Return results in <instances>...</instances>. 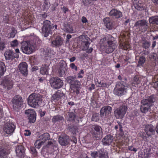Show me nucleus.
I'll use <instances>...</instances> for the list:
<instances>
[{
    "label": "nucleus",
    "mask_w": 158,
    "mask_h": 158,
    "mask_svg": "<svg viewBox=\"0 0 158 158\" xmlns=\"http://www.w3.org/2000/svg\"><path fill=\"white\" fill-rule=\"evenodd\" d=\"M67 129L69 130L72 134H76V132L77 130V128L76 126L69 124L68 126Z\"/></svg>",
    "instance_id": "58836bf2"
},
{
    "label": "nucleus",
    "mask_w": 158,
    "mask_h": 158,
    "mask_svg": "<svg viewBox=\"0 0 158 158\" xmlns=\"http://www.w3.org/2000/svg\"><path fill=\"white\" fill-rule=\"evenodd\" d=\"M146 61L145 57L144 56L139 57L137 67L143 66Z\"/></svg>",
    "instance_id": "4c0bfd02"
},
{
    "label": "nucleus",
    "mask_w": 158,
    "mask_h": 158,
    "mask_svg": "<svg viewBox=\"0 0 158 158\" xmlns=\"http://www.w3.org/2000/svg\"><path fill=\"white\" fill-rule=\"evenodd\" d=\"M64 95L63 91L58 90L56 93L53 94L52 96V100L55 102L59 100L61 98H62Z\"/></svg>",
    "instance_id": "bb28decb"
},
{
    "label": "nucleus",
    "mask_w": 158,
    "mask_h": 158,
    "mask_svg": "<svg viewBox=\"0 0 158 158\" xmlns=\"http://www.w3.org/2000/svg\"><path fill=\"white\" fill-rule=\"evenodd\" d=\"M96 98L93 95L92 96L91 98V104L92 106L95 105L96 103Z\"/></svg>",
    "instance_id": "4d7b16f0"
},
{
    "label": "nucleus",
    "mask_w": 158,
    "mask_h": 158,
    "mask_svg": "<svg viewBox=\"0 0 158 158\" xmlns=\"http://www.w3.org/2000/svg\"><path fill=\"white\" fill-rule=\"evenodd\" d=\"M16 32V31L14 29H13L12 31L10 33V38H14L15 36V34Z\"/></svg>",
    "instance_id": "13d9d810"
},
{
    "label": "nucleus",
    "mask_w": 158,
    "mask_h": 158,
    "mask_svg": "<svg viewBox=\"0 0 158 158\" xmlns=\"http://www.w3.org/2000/svg\"><path fill=\"white\" fill-rule=\"evenodd\" d=\"M128 149L130 151H134L135 152H136L137 151L136 148L133 147L132 146H128Z\"/></svg>",
    "instance_id": "69168bd1"
},
{
    "label": "nucleus",
    "mask_w": 158,
    "mask_h": 158,
    "mask_svg": "<svg viewBox=\"0 0 158 158\" xmlns=\"http://www.w3.org/2000/svg\"><path fill=\"white\" fill-rule=\"evenodd\" d=\"M134 81L135 84H138L140 83V81L139 77H135L134 78Z\"/></svg>",
    "instance_id": "e2e57ef3"
},
{
    "label": "nucleus",
    "mask_w": 158,
    "mask_h": 158,
    "mask_svg": "<svg viewBox=\"0 0 158 158\" xmlns=\"http://www.w3.org/2000/svg\"><path fill=\"white\" fill-rule=\"evenodd\" d=\"M17 155L19 157H24L25 155L24 147L22 145H18L15 148Z\"/></svg>",
    "instance_id": "4be33fe9"
},
{
    "label": "nucleus",
    "mask_w": 158,
    "mask_h": 158,
    "mask_svg": "<svg viewBox=\"0 0 158 158\" xmlns=\"http://www.w3.org/2000/svg\"><path fill=\"white\" fill-rule=\"evenodd\" d=\"M69 137L66 135H61L59 138V142L61 146H66L69 144Z\"/></svg>",
    "instance_id": "393cba45"
},
{
    "label": "nucleus",
    "mask_w": 158,
    "mask_h": 158,
    "mask_svg": "<svg viewBox=\"0 0 158 158\" xmlns=\"http://www.w3.org/2000/svg\"><path fill=\"white\" fill-rule=\"evenodd\" d=\"M14 81L10 76L6 75L2 79L1 82V85L4 89L9 90L13 87Z\"/></svg>",
    "instance_id": "6e6552de"
},
{
    "label": "nucleus",
    "mask_w": 158,
    "mask_h": 158,
    "mask_svg": "<svg viewBox=\"0 0 158 158\" xmlns=\"http://www.w3.org/2000/svg\"><path fill=\"white\" fill-rule=\"evenodd\" d=\"M39 114H40V116L41 117H43L44 116L46 113V111H42V110L41 109L40 110H39Z\"/></svg>",
    "instance_id": "774afa93"
},
{
    "label": "nucleus",
    "mask_w": 158,
    "mask_h": 158,
    "mask_svg": "<svg viewBox=\"0 0 158 158\" xmlns=\"http://www.w3.org/2000/svg\"><path fill=\"white\" fill-rule=\"evenodd\" d=\"M16 128L15 125L12 123H7L4 125L3 130L4 132L8 135H11L15 131Z\"/></svg>",
    "instance_id": "f8f14e48"
},
{
    "label": "nucleus",
    "mask_w": 158,
    "mask_h": 158,
    "mask_svg": "<svg viewBox=\"0 0 158 158\" xmlns=\"http://www.w3.org/2000/svg\"><path fill=\"white\" fill-rule=\"evenodd\" d=\"M31 132L29 130H26L24 131V135L26 136H30L31 134Z\"/></svg>",
    "instance_id": "338daca9"
},
{
    "label": "nucleus",
    "mask_w": 158,
    "mask_h": 158,
    "mask_svg": "<svg viewBox=\"0 0 158 158\" xmlns=\"http://www.w3.org/2000/svg\"><path fill=\"white\" fill-rule=\"evenodd\" d=\"M84 74V71L83 69H81L80 71L77 73L78 78H81L83 77V75Z\"/></svg>",
    "instance_id": "6e6d98bb"
},
{
    "label": "nucleus",
    "mask_w": 158,
    "mask_h": 158,
    "mask_svg": "<svg viewBox=\"0 0 158 158\" xmlns=\"http://www.w3.org/2000/svg\"><path fill=\"white\" fill-rule=\"evenodd\" d=\"M39 139L44 143L45 141L50 139V136L48 133H45L39 137Z\"/></svg>",
    "instance_id": "7c9ffc66"
},
{
    "label": "nucleus",
    "mask_w": 158,
    "mask_h": 158,
    "mask_svg": "<svg viewBox=\"0 0 158 158\" xmlns=\"http://www.w3.org/2000/svg\"><path fill=\"white\" fill-rule=\"evenodd\" d=\"M66 70V69H62L59 68L58 70V72L60 77H63L65 75V71Z\"/></svg>",
    "instance_id": "a18cd8bd"
},
{
    "label": "nucleus",
    "mask_w": 158,
    "mask_h": 158,
    "mask_svg": "<svg viewBox=\"0 0 158 158\" xmlns=\"http://www.w3.org/2000/svg\"><path fill=\"white\" fill-rule=\"evenodd\" d=\"M108 15L116 19H119L123 16L122 12L115 8L112 9L109 13Z\"/></svg>",
    "instance_id": "f3484780"
},
{
    "label": "nucleus",
    "mask_w": 158,
    "mask_h": 158,
    "mask_svg": "<svg viewBox=\"0 0 158 158\" xmlns=\"http://www.w3.org/2000/svg\"><path fill=\"white\" fill-rule=\"evenodd\" d=\"M92 0H82V2L84 5L86 6H89L91 3Z\"/></svg>",
    "instance_id": "864d4df0"
},
{
    "label": "nucleus",
    "mask_w": 158,
    "mask_h": 158,
    "mask_svg": "<svg viewBox=\"0 0 158 158\" xmlns=\"http://www.w3.org/2000/svg\"><path fill=\"white\" fill-rule=\"evenodd\" d=\"M51 52V49L49 48H46L44 49L43 53L45 57H49L50 56Z\"/></svg>",
    "instance_id": "c03bdc74"
},
{
    "label": "nucleus",
    "mask_w": 158,
    "mask_h": 158,
    "mask_svg": "<svg viewBox=\"0 0 158 158\" xmlns=\"http://www.w3.org/2000/svg\"><path fill=\"white\" fill-rule=\"evenodd\" d=\"M142 47L145 49L148 48L150 45V42L147 40H143L142 42Z\"/></svg>",
    "instance_id": "ea45409f"
},
{
    "label": "nucleus",
    "mask_w": 158,
    "mask_h": 158,
    "mask_svg": "<svg viewBox=\"0 0 158 158\" xmlns=\"http://www.w3.org/2000/svg\"><path fill=\"white\" fill-rule=\"evenodd\" d=\"M8 154V151L6 148L1 147L0 148V158H4Z\"/></svg>",
    "instance_id": "e433bc0d"
},
{
    "label": "nucleus",
    "mask_w": 158,
    "mask_h": 158,
    "mask_svg": "<svg viewBox=\"0 0 158 158\" xmlns=\"http://www.w3.org/2000/svg\"><path fill=\"white\" fill-rule=\"evenodd\" d=\"M44 143L42 141L39 139L37 140L34 143L35 147L36 148L39 149Z\"/></svg>",
    "instance_id": "a19ab883"
},
{
    "label": "nucleus",
    "mask_w": 158,
    "mask_h": 158,
    "mask_svg": "<svg viewBox=\"0 0 158 158\" xmlns=\"http://www.w3.org/2000/svg\"><path fill=\"white\" fill-rule=\"evenodd\" d=\"M117 123H118V127H119V131L121 132H123V123H121L120 122H119V121L117 122Z\"/></svg>",
    "instance_id": "680f3d73"
},
{
    "label": "nucleus",
    "mask_w": 158,
    "mask_h": 158,
    "mask_svg": "<svg viewBox=\"0 0 158 158\" xmlns=\"http://www.w3.org/2000/svg\"><path fill=\"white\" fill-rule=\"evenodd\" d=\"M6 45L7 43L6 42H0V50L1 51H3L6 48Z\"/></svg>",
    "instance_id": "49530a36"
},
{
    "label": "nucleus",
    "mask_w": 158,
    "mask_h": 158,
    "mask_svg": "<svg viewBox=\"0 0 158 158\" xmlns=\"http://www.w3.org/2000/svg\"><path fill=\"white\" fill-rule=\"evenodd\" d=\"M44 1V3L43 5V6L44 9L45 10H47L48 9L49 7L48 5V0H43Z\"/></svg>",
    "instance_id": "09e8293b"
},
{
    "label": "nucleus",
    "mask_w": 158,
    "mask_h": 158,
    "mask_svg": "<svg viewBox=\"0 0 158 158\" xmlns=\"http://www.w3.org/2000/svg\"><path fill=\"white\" fill-rule=\"evenodd\" d=\"M156 96L152 94L147 97L146 98L143 99L141 101V105L140 109L143 113H145L148 112L150 109L152 104L156 100Z\"/></svg>",
    "instance_id": "20e7f679"
},
{
    "label": "nucleus",
    "mask_w": 158,
    "mask_h": 158,
    "mask_svg": "<svg viewBox=\"0 0 158 158\" xmlns=\"http://www.w3.org/2000/svg\"><path fill=\"white\" fill-rule=\"evenodd\" d=\"M19 72L21 73L24 76L28 75L27 64L26 62L20 63L19 65Z\"/></svg>",
    "instance_id": "6ab92c4d"
},
{
    "label": "nucleus",
    "mask_w": 158,
    "mask_h": 158,
    "mask_svg": "<svg viewBox=\"0 0 158 158\" xmlns=\"http://www.w3.org/2000/svg\"><path fill=\"white\" fill-rule=\"evenodd\" d=\"M43 24L42 34L45 37H47L49 34H52L53 24L49 20H45L43 21Z\"/></svg>",
    "instance_id": "0eeeda50"
},
{
    "label": "nucleus",
    "mask_w": 158,
    "mask_h": 158,
    "mask_svg": "<svg viewBox=\"0 0 158 158\" xmlns=\"http://www.w3.org/2000/svg\"><path fill=\"white\" fill-rule=\"evenodd\" d=\"M155 127L152 124H147L144 125V131L148 137L155 135L156 134Z\"/></svg>",
    "instance_id": "2eb2a0df"
},
{
    "label": "nucleus",
    "mask_w": 158,
    "mask_h": 158,
    "mask_svg": "<svg viewBox=\"0 0 158 158\" xmlns=\"http://www.w3.org/2000/svg\"><path fill=\"white\" fill-rule=\"evenodd\" d=\"M103 22L106 27L109 30H111L114 28L115 22L111 20L110 18L106 17L103 19Z\"/></svg>",
    "instance_id": "aec40b11"
},
{
    "label": "nucleus",
    "mask_w": 158,
    "mask_h": 158,
    "mask_svg": "<svg viewBox=\"0 0 158 158\" xmlns=\"http://www.w3.org/2000/svg\"><path fill=\"white\" fill-rule=\"evenodd\" d=\"M76 115L73 112H69L67 116V120L70 122L75 121Z\"/></svg>",
    "instance_id": "72a5a7b5"
},
{
    "label": "nucleus",
    "mask_w": 158,
    "mask_h": 158,
    "mask_svg": "<svg viewBox=\"0 0 158 158\" xmlns=\"http://www.w3.org/2000/svg\"><path fill=\"white\" fill-rule=\"evenodd\" d=\"M70 66L72 69H74L75 71H76L77 70V67L73 63L71 64L70 65Z\"/></svg>",
    "instance_id": "0e129e2a"
},
{
    "label": "nucleus",
    "mask_w": 158,
    "mask_h": 158,
    "mask_svg": "<svg viewBox=\"0 0 158 158\" xmlns=\"http://www.w3.org/2000/svg\"><path fill=\"white\" fill-rule=\"evenodd\" d=\"M139 115L138 111L136 110H134L131 112V115L132 117L137 116Z\"/></svg>",
    "instance_id": "5fc2aeb1"
},
{
    "label": "nucleus",
    "mask_w": 158,
    "mask_h": 158,
    "mask_svg": "<svg viewBox=\"0 0 158 158\" xmlns=\"http://www.w3.org/2000/svg\"><path fill=\"white\" fill-rule=\"evenodd\" d=\"M49 69L48 66L46 64L43 65L40 69V73L43 75H47L48 73Z\"/></svg>",
    "instance_id": "2f4dec72"
},
{
    "label": "nucleus",
    "mask_w": 158,
    "mask_h": 158,
    "mask_svg": "<svg viewBox=\"0 0 158 158\" xmlns=\"http://www.w3.org/2000/svg\"><path fill=\"white\" fill-rule=\"evenodd\" d=\"M149 23L152 24H156L158 25V16H152L149 18Z\"/></svg>",
    "instance_id": "c9c22d12"
},
{
    "label": "nucleus",
    "mask_w": 158,
    "mask_h": 158,
    "mask_svg": "<svg viewBox=\"0 0 158 158\" xmlns=\"http://www.w3.org/2000/svg\"><path fill=\"white\" fill-rule=\"evenodd\" d=\"M89 129L95 139L99 140L102 137L103 132L102 127L100 126L96 125H91L89 126Z\"/></svg>",
    "instance_id": "423d86ee"
},
{
    "label": "nucleus",
    "mask_w": 158,
    "mask_h": 158,
    "mask_svg": "<svg viewBox=\"0 0 158 158\" xmlns=\"http://www.w3.org/2000/svg\"><path fill=\"white\" fill-rule=\"evenodd\" d=\"M41 42V40L38 37H33L29 41L22 42L21 49L24 53L30 54L35 51Z\"/></svg>",
    "instance_id": "f257e3e1"
},
{
    "label": "nucleus",
    "mask_w": 158,
    "mask_h": 158,
    "mask_svg": "<svg viewBox=\"0 0 158 158\" xmlns=\"http://www.w3.org/2000/svg\"><path fill=\"white\" fill-rule=\"evenodd\" d=\"M30 150L31 152L34 156H36L37 155L38 152L35 147H31Z\"/></svg>",
    "instance_id": "de8ad7c7"
},
{
    "label": "nucleus",
    "mask_w": 158,
    "mask_h": 158,
    "mask_svg": "<svg viewBox=\"0 0 158 158\" xmlns=\"http://www.w3.org/2000/svg\"><path fill=\"white\" fill-rule=\"evenodd\" d=\"M59 68L62 69H63V68L66 69V67L67 66V64H66V63L64 60H61L59 63Z\"/></svg>",
    "instance_id": "8fccbe9b"
},
{
    "label": "nucleus",
    "mask_w": 158,
    "mask_h": 158,
    "mask_svg": "<svg viewBox=\"0 0 158 158\" xmlns=\"http://www.w3.org/2000/svg\"><path fill=\"white\" fill-rule=\"evenodd\" d=\"M3 21L5 23H8L9 21V16L6 15L3 17Z\"/></svg>",
    "instance_id": "bf43d9fd"
},
{
    "label": "nucleus",
    "mask_w": 158,
    "mask_h": 158,
    "mask_svg": "<svg viewBox=\"0 0 158 158\" xmlns=\"http://www.w3.org/2000/svg\"><path fill=\"white\" fill-rule=\"evenodd\" d=\"M67 82L71 84V86L72 84H74L77 80H75V78L73 77L69 76L67 77L66 79Z\"/></svg>",
    "instance_id": "37998d69"
},
{
    "label": "nucleus",
    "mask_w": 158,
    "mask_h": 158,
    "mask_svg": "<svg viewBox=\"0 0 158 158\" xmlns=\"http://www.w3.org/2000/svg\"><path fill=\"white\" fill-rule=\"evenodd\" d=\"M99 155L98 150L97 151L91 152L90 155L93 158H96L98 157Z\"/></svg>",
    "instance_id": "3c124183"
},
{
    "label": "nucleus",
    "mask_w": 158,
    "mask_h": 158,
    "mask_svg": "<svg viewBox=\"0 0 158 158\" xmlns=\"http://www.w3.org/2000/svg\"><path fill=\"white\" fill-rule=\"evenodd\" d=\"M133 5L135 8L138 10H142L145 9L144 4L141 3L140 0H135Z\"/></svg>",
    "instance_id": "cd10ccee"
},
{
    "label": "nucleus",
    "mask_w": 158,
    "mask_h": 158,
    "mask_svg": "<svg viewBox=\"0 0 158 158\" xmlns=\"http://www.w3.org/2000/svg\"><path fill=\"white\" fill-rule=\"evenodd\" d=\"M52 122L53 123L60 122L64 120L63 117L60 115L58 114L54 116L52 119Z\"/></svg>",
    "instance_id": "c756f323"
},
{
    "label": "nucleus",
    "mask_w": 158,
    "mask_h": 158,
    "mask_svg": "<svg viewBox=\"0 0 158 158\" xmlns=\"http://www.w3.org/2000/svg\"><path fill=\"white\" fill-rule=\"evenodd\" d=\"M72 89L73 90V92L76 94L77 95L80 94V90L81 89V85L80 82L77 81L75 83L72 84L71 86Z\"/></svg>",
    "instance_id": "a878e982"
},
{
    "label": "nucleus",
    "mask_w": 158,
    "mask_h": 158,
    "mask_svg": "<svg viewBox=\"0 0 158 158\" xmlns=\"http://www.w3.org/2000/svg\"><path fill=\"white\" fill-rule=\"evenodd\" d=\"M10 44L11 47H17L18 45V41L17 40H15L11 41Z\"/></svg>",
    "instance_id": "603ef678"
},
{
    "label": "nucleus",
    "mask_w": 158,
    "mask_h": 158,
    "mask_svg": "<svg viewBox=\"0 0 158 158\" xmlns=\"http://www.w3.org/2000/svg\"><path fill=\"white\" fill-rule=\"evenodd\" d=\"M5 59L6 60H10L14 59L15 58H18L19 57L18 54L14 52L12 50H7L4 53Z\"/></svg>",
    "instance_id": "a211bd4d"
},
{
    "label": "nucleus",
    "mask_w": 158,
    "mask_h": 158,
    "mask_svg": "<svg viewBox=\"0 0 158 158\" xmlns=\"http://www.w3.org/2000/svg\"><path fill=\"white\" fill-rule=\"evenodd\" d=\"M79 38L85 44L82 50L83 51L87 50L89 47L90 43L89 42V40H90L89 38L87 35H84L80 36Z\"/></svg>",
    "instance_id": "412c9836"
},
{
    "label": "nucleus",
    "mask_w": 158,
    "mask_h": 158,
    "mask_svg": "<svg viewBox=\"0 0 158 158\" xmlns=\"http://www.w3.org/2000/svg\"><path fill=\"white\" fill-rule=\"evenodd\" d=\"M112 109V107L108 106L103 107L100 110L101 117L102 118L108 117L111 114Z\"/></svg>",
    "instance_id": "4468645a"
},
{
    "label": "nucleus",
    "mask_w": 158,
    "mask_h": 158,
    "mask_svg": "<svg viewBox=\"0 0 158 158\" xmlns=\"http://www.w3.org/2000/svg\"><path fill=\"white\" fill-rule=\"evenodd\" d=\"M127 110V107L125 105H122L114 111V116L116 119H122L123 118Z\"/></svg>",
    "instance_id": "9b49d317"
},
{
    "label": "nucleus",
    "mask_w": 158,
    "mask_h": 158,
    "mask_svg": "<svg viewBox=\"0 0 158 158\" xmlns=\"http://www.w3.org/2000/svg\"><path fill=\"white\" fill-rule=\"evenodd\" d=\"M146 135V133L144 132H141L140 134V136L145 141L147 139V137Z\"/></svg>",
    "instance_id": "052dcab7"
},
{
    "label": "nucleus",
    "mask_w": 158,
    "mask_h": 158,
    "mask_svg": "<svg viewBox=\"0 0 158 158\" xmlns=\"http://www.w3.org/2000/svg\"><path fill=\"white\" fill-rule=\"evenodd\" d=\"M25 114L28 117L29 122L30 123H34L36 119V114L34 110L32 109L26 110Z\"/></svg>",
    "instance_id": "ddd939ff"
},
{
    "label": "nucleus",
    "mask_w": 158,
    "mask_h": 158,
    "mask_svg": "<svg viewBox=\"0 0 158 158\" xmlns=\"http://www.w3.org/2000/svg\"><path fill=\"white\" fill-rule=\"evenodd\" d=\"M42 96L39 94L33 93L27 98L28 105L31 107L37 108L40 106L42 103Z\"/></svg>",
    "instance_id": "39448f33"
},
{
    "label": "nucleus",
    "mask_w": 158,
    "mask_h": 158,
    "mask_svg": "<svg viewBox=\"0 0 158 158\" xmlns=\"http://www.w3.org/2000/svg\"><path fill=\"white\" fill-rule=\"evenodd\" d=\"M99 155L98 158H109L108 152L104 148L98 150Z\"/></svg>",
    "instance_id": "c85d7f7f"
},
{
    "label": "nucleus",
    "mask_w": 158,
    "mask_h": 158,
    "mask_svg": "<svg viewBox=\"0 0 158 158\" xmlns=\"http://www.w3.org/2000/svg\"><path fill=\"white\" fill-rule=\"evenodd\" d=\"M49 81L51 87L54 89H60L62 88L64 85L63 80L57 77H52Z\"/></svg>",
    "instance_id": "1a4fd4ad"
},
{
    "label": "nucleus",
    "mask_w": 158,
    "mask_h": 158,
    "mask_svg": "<svg viewBox=\"0 0 158 158\" xmlns=\"http://www.w3.org/2000/svg\"><path fill=\"white\" fill-rule=\"evenodd\" d=\"M100 42L104 45V43H107L105 47L106 52L107 53L112 52L116 47L114 38L111 35H108L101 39Z\"/></svg>",
    "instance_id": "7ed1b4c3"
},
{
    "label": "nucleus",
    "mask_w": 158,
    "mask_h": 158,
    "mask_svg": "<svg viewBox=\"0 0 158 158\" xmlns=\"http://www.w3.org/2000/svg\"><path fill=\"white\" fill-rule=\"evenodd\" d=\"M11 102L13 109L16 110H19L23 104L22 98L21 96L19 95L15 96L12 99Z\"/></svg>",
    "instance_id": "9d476101"
},
{
    "label": "nucleus",
    "mask_w": 158,
    "mask_h": 158,
    "mask_svg": "<svg viewBox=\"0 0 158 158\" xmlns=\"http://www.w3.org/2000/svg\"><path fill=\"white\" fill-rule=\"evenodd\" d=\"M118 78L120 81L116 82L113 92L115 95L120 97L125 94L127 93V80L126 77H123L120 75L118 76Z\"/></svg>",
    "instance_id": "f03ea898"
},
{
    "label": "nucleus",
    "mask_w": 158,
    "mask_h": 158,
    "mask_svg": "<svg viewBox=\"0 0 158 158\" xmlns=\"http://www.w3.org/2000/svg\"><path fill=\"white\" fill-rule=\"evenodd\" d=\"M63 39L60 36H57L54 40L52 41L51 45L53 47H58L63 43Z\"/></svg>",
    "instance_id": "5701e85b"
},
{
    "label": "nucleus",
    "mask_w": 158,
    "mask_h": 158,
    "mask_svg": "<svg viewBox=\"0 0 158 158\" xmlns=\"http://www.w3.org/2000/svg\"><path fill=\"white\" fill-rule=\"evenodd\" d=\"M6 70L5 63L2 61H0V78L4 75Z\"/></svg>",
    "instance_id": "473e14b6"
},
{
    "label": "nucleus",
    "mask_w": 158,
    "mask_h": 158,
    "mask_svg": "<svg viewBox=\"0 0 158 158\" xmlns=\"http://www.w3.org/2000/svg\"><path fill=\"white\" fill-rule=\"evenodd\" d=\"M134 26L144 31H146L148 27L147 22L145 19L138 21L135 23Z\"/></svg>",
    "instance_id": "dca6fc26"
},
{
    "label": "nucleus",
    "mask_w": 158,
    "mask_h": 158,
    "mask_svg": "<svg viewBox=\"0 0 158 158\" xmlns=\"http://www.w3.org/2000/svg\"><path fill=\"white\" fill-rule=\"evenodd\" d=\"M113 139L112 135L110 134L107 135L102 139V144L103 145H109L112 143Z\"/></svg>",
    "instance_id": "b1692460"
},
{
    "label": "nucleus",
    "mask_w": 158,
    "mask_h": 158,
    "mask_svg": "<svg viewBox=\"0 0 158 158\" xmlns=\"http://www.w3.org/2000/svg\"><path fill=\"white\" fill-rule=\"evenodd\" d=\"M99 119V114L98 113H95L93 114L91 120L93 121L98 122Z\"/></svg>",
    "instance_id": "79ce46f5"
},
{
    "label": "nucleus",
    "mask_w": 158,
    "mask_h": 158,
    "mask_svg": "<svg viewBox=\"0 0 158 158\" xmlns=\"http://www.w3.org/2000/svg\"><path fill=\"white\" fill-rule=\"evenodd\" d=\"M64 30L68 33H72L74 32L73 27L70 25L64 23Z\"/></svg>",
    "instance_id": "f704fd0d"
}]
</instances>
